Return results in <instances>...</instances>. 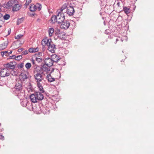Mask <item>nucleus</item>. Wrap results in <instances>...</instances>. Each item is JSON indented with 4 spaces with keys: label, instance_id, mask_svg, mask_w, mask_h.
<instances>
[{
    "label": "nucleus",
    "instance_id": "f257e3e1",
    "mask_svg": "<svg viewBox=\"0 0 154 154\" xmlns=\"http://www.w3.org/2000/svg\"><path fill=\"white\" fill-rule=\"evenodd\" d=\"M22 82L20 80H18L16 83L15 86V95L17 96L20 100L24 98L25 95L24 91L23 89Z\"/></svg>",
    "mask_w": 154,
    "mask_h": 154
},
{
    "label": "nucleus",
    "instance_id": "f03ea898",
    "mask_svg": "<svg viewBox=\"0 0 154 154\" xmlns=\"http://www.w3.org/2000/svg\"><path fill=\"white\" fill-rule=\"evenodd\" d=\"M42 45L44 46L46 45L48 47V50L52 53H54L56 49L55 45L52 42L51 39H43L42 41Z\"/></svg>",
    "mask_w": 154,
    "mask_h": 154
},
{
    "label": "nucleus",
    "instance_id": "7ed1b4c3",
    "mask_svg": "<svg viewBox=\"0 0 154 154\" xmlns=\"http://www.w3.org/2000/svg\"><path fill=\"white\" fill-rule=\"evenodd\" d=\"M61 8V11L66 13L70 16L73 15L75 12V10L71 3H65Z\"/></svg>",
    "mask_w": 154,
    "mask_h": 154
},
{
    "label": "nucleus",
    "instance_id": "20e7f679",
    "mask_svg": "<svg viewBox=\"0 0 154 154\" xmlns=\"http://www.w3.org/2000/svg\"><path fill=\"white\" fill-rule=\"evenodd\" d=\"M63 11H61L60 8V11L58 12L56 15L57 23H62L65 20V15Z\"/></svg>",
    "mask_w": 154,
    "mask_h": 154
},
{
    "label": "nucleus",
    "instance_id": "39448f33",
    "mask_svg": "<svg viewBox=\"0 0 154 154\" xmlns=\"http://www.w3.org/2000/svg\"><path fill=\"white\" fill-rule=\"evenodd\" d=\"M35 71L37 73L34 75V78L37 83L39 82L44 79L42 74L41 73L40 70H38V69H36Z\"/></svg>",
    "mask_w": 154,
    "mask_h": 154
},
{
    "label": "nucleus",
    "instance_id": "423d86ee",
    "mask_svg": "<svg viewBox=\"0 0 154 154\" xmlns=\"http://www.w3.org/2000/svg\"><path fill=\"white\" fill-rule=\"evenodd\" d=\"M50 67L45 64L42 65L41 67L39 66L37 67L36 69H38V70H40L41 73L43 74V71L46 72L47 73L49 72V71H50Z\"/></svg>",
    "mask_w": 154,
    "mask_h": 154
},
{
    "label": "nucleus",
    "instance_id": "0eeeda50",
    "mask_svg": "<svg viewBox=\"0 0 154 154\" xmlns=\"http://www.w3.org/2000/svg\"><path fill=\"white\" fill-rule=\"evenodd\" d=\"M10 70L8 69L4 68L2 69L0 71V75L2 77H4L9 75Z\"/></svg>",
    "mask_w": 154,
    "mask_h": 154
},
{
    "label": "nucleus",
    "instance_id": "6e6552de",
    "mask_svg": "<svg viewBox=\"0 0 154 154\" xmlns=\"http://www.w3.org/2000/svg\"><path fill=\"white\" fill-rule=\"evenodd\" d=\"M18 3V2L17 0H11L8 1L6 4L5 7L6 8L8 9L10 7L12 8L17 4Z\"/></svg>",
    "mask_w": 154,
    "mask_h": 154
},
{
    "label": "nucleus",
    "instance_id": "1a4fd4ad",
    "mask_svg": "<svg viewBox=\"0 0 154 154\" xmlns=\"http://www.w3.org/2000/svg\"><path fill=\"white\" fill-rule=\"evenodd\" d=\"M29 76V74L27 72H24L21 73L20 75V81H24L26 79H27Z\"/></svg>",
    "mask_w": 154,
    "mask_h": 154
},
{
    "label": "nucleus",
    "instance_id": "9d476101",
    "mask_svg": "<svg viewBox=\"0 0 154 154\" xmlns=\"http://www.w3.org/2000/svg\"><path fill=\"white\" fill-rule=\"evenodd\" d=\"M39 107L40 108V111L43 114H48L49 113V108L46 106H43L42 105L41 106H39Z\"/></svg>",
    "mask_w": 154,
    "mask_h": 154
},
{
    "label": "nucleus",
    "instance_id": "9b49d317",
    "mask_svg": "<svg viewBox=\"0 0 154 154\" xmlns=\"http://www.w3.org/2000/svg\"><path fill=\"white\" fill-rule=\"evenodd\" d=\"M62 23L60 25V28L65 29H66L69 28L70 26V23L69 21L65 20L63 21Z\"/></svg>",
    "mask_w": 154,
    "mask_h": 154
},
{
    "label": "nucleus",
    "instance_id": "f8f14e48",
    "mask_svg": "<svg viewBox=\"0 0 154 154\" xmlns=\"http://www.w3.org/2000/svg\"><path fill=\"white\" fill-rule=\"evenodd\" d=\"M56 34L57 37L61 39H63L65 38V33L64 32L57 30Z\"/></svg>",
    "mask_w": 154,
    "mask_h": 154
},
{
    "label": "nucleus",
    "instance_id": "ddd939ff",
    "mask_svg": "<svg viewBox=\"0 0 154 154\" xmlns=\"http://www.w3.org/2000/svg\"><path fill=\"white\" fill-rule=\"evenodd\" d=\"M15 63L14 61L11 62L9 63H7L5 65V68H8V69H14L15 68V66L13 64V63Z\"/></svg>",
    "mask_w": 154,
    "mask_h": 154
},
{
    "label": "nucleus",
    "instance_id": "4468645a",
    "mask_svg": "<svg viewBox=\"0 0 154 154\" xmlns=\"http://www.w3.org/2000/svg\"><path fill=\"white\" fill-rule=\"evenodd\" d=\"M45 64L49 66H51L53 65V62L51 58L48 57L46 58L44 60Z\"/></svg>",
    "mask_w": 154,
    "mask_h": 154
},
{
    "label": "nucleus",
    "instance_id": "2eb2a0df",
    "mask_svg": "<svg viewBox=\"0 0 154 154\" xmlns=\"http://www.w3.org/2000/svg\"><path fill=\"white\" fill-rule=\"evenodd\" d=\"M51 58L52 59L54 63H57L61 60V58L59 56L55 54H52L51 56Z\"/></svg>",
    "mask_w": 154,
    "mask_h": 154
},
{
    "label": "nucleus",
    "instance_id": "dca6fc26",
    "mask_svg": "<svg viewBox=\"0 0 154 154\" xmlns=\"http://www.w3.org/2000/svg\"><path fill=\"white\" fill-rule=\"evenodd\" d=\"M34 93L35 94V95H36V97L37 98V99L38 101L42 100L43 99V95L41 92H36Z\"/></svg>",
    "mask_w": 154,
    "mask_h": 154
},
{
    "label": "nucleus",
    "instance_id": "f3484780",
    "mask_svg": "<svg viewBox=\"0 0 154 154\" xmlns=\"http://www.w3.org/2000/svg\"><path fill=\"white\" fill-rule=\"evenodd\" d=\"M8 40L5 41L3 43L0 45V50L2 51L5 49L8 45Z\"/></svg>",
    "mask_w": 154,
    "mask_h": 154
},
{
    "label": "nucleus",
    "instance_id": "a211bd4d",
    "mask_svg": "<svg viewBox=\"0 0 154 154\" xmlns=\"http://www.w3.org/2000/svg\"><path fill=\"white\" fill-rule=\"evenodd\" d=\"M30 99L31 101L33 103H35L38 101L37 98L35 93L33 94H32L30 96Z\"/></svg>",
    "mask_w": 154,
    "mask_h": 154
},
{
    "label": "nucleus",
    "instance_id": "6ab92c4d",
    "mask_svg": "<svg viewBox=\"0 0 154 154\" xmlns=\"http://www.w3.org/2000/svg\"><path fill=\"white\" fill-rule=\"evenodd\" d=\"M21 8V5L18 3L15 5L12 8V11H19Z\"/></svg>",
    "mask_w": 154,
    "mask_h": 154
},
{
    "label": "nucleus",
    "instance_id": "aec40b11",
    "mask_svg": "<svg viewBox=\"0 0 154 154\" xmlns=\"http://www.w3.org/2000/svg\"><path fill=\"white\" fill-rule=\"evenodd\" d=\"M51 72H50V74L46 76V78L48 79V81L49 82H54L55 80V79L53 78L50 74V73Z\"/></svg>",
    "mask_w": 154,
    "mask_h": 154
},
{
    "label": "nucleus",
    "instance_id": "412c9836",
    "mask_svg": "<svg viewBox=\"0 0 154 154\" xmlns=\"http://www.w3.org/2000/svg\"><path fill=\"white\" fill-rule=\"evenodd\" d=\"M29 9L31 11L34 12L36 10V6L34 4H31L29 7Z\"/></svg>",
    "mask_w": 154,
    "mask_h": 154
},
{
    "label": "nucleus",
    "instance_id": "4be33fe9",
    "mask_svg": "<svg viewBox=\"0 0 154 154\" xmlns=\"http://www.w3.org/2000/svg\"><path fill=\"white\" fill-rule=\"evenodd\" d=\"M28 51L30 53H35L38 51V47L36 48H31L29 49Z\"/></svg>",
    "mask_w": 154,
    "mask_h": 154
},
{
    "label": "nucleus",
    "instance_id": "5701e85b",
    "mask_svg": "<svg viewBox=\"0 0 154 154\" xmlns=\"http://www.w3.org/2000/svg\"><path fill=\"white\" fill-rule=\"evenodd\" d=\"M123 10L125 13L126 14H128L130 12V8L126 7H124Z\"/></svg>",
    "mask_w": 154,
    "mask_h": 154
},
{
    "label": "nucleus",
    "instance_id": "b1692460",
    "mask_svg": "<svg viewBox=\"0 0 154 154\" xmlns=\"http://www.w3.org/2000/svg\"><path fill=\"white\" fill-rule=\"evenodd\" d=\"M37 86L39 89V90L42 93H44V92L43 88V87L41 84H40L39 82L37 83Z\"/></svg>",
    "mask_w": 154,
    "mask_h": 154
},
{
    "label": "nucleus",
    "instance_id": "393cba45",
    "mask_svg": "<svg viewBox=\"0 0 154 154\" xmlns=\"http://www.w3.org/2000/svg\"><path fill=\"white\" fill-rule=\"evenodd\" d=\"M54 30L53 28H49L48 30V32L49 35V36L51 37L53 35V33L54 32Z\"/></svg>",
    "mask_w": 154,
    "mask_h": 154
},
{
    "label": "nucleus",
    "instance_id": "a878e982",
    "mask_svg": "<svg viewBox=\"0 0 154 154\" xmlns=\"http://www.w3.org/2000/svg\"><path fill=\"white\" fill-rule=\"evenodd\" d=\"M51 20L52 23H55V22L57 23L56 16L54 15L52 16L51 17Z\"/></svg>",
    "mask_w": 154,
    "mask_h": 154
},
{
    "label": "nucleus",
    "instance_id": "bb28decb",
    "mask_svg": "<svg viewBox=\"0 0 154 154\" xmlns=\"http://www.w3.org/2000/svg\"><path fill=\"white\" fill-rule=\"evenodd\" d=\"M10 70V74H11L12 75H15L17 74V72H16V69H8Z\"/></svg>",
    "mask_w": 154,
    "mask_h": 154
},
{
    "label": "nucleus",
    "instance_id": "cd10ccee",
    "mask_svg": "<svg viewBox=\"0 0 154 154\" xmlns=\"http://www.w3.org/2000/svg\"><path fill=\"white\" fill-rule=\"evenodd\" d=\"M28 91H32L33 88L31 84L30 83H29L27 87Z\"/></svg>",
    "mask_w": 154,
    "mask_h": 154
},
{
    "label": "nucleus",
    "instance_id": "c85d7f7f",
    "mask_svg": "<svg viewBox=\"0 0 154 154\" xmlns=\"http://www.w3.org/2000/svg\"><path fill=\"white\" fill-rule=\"evenodd\" d=\"M36 7V9L37 8L39 11L41 10L42 8V5L41 4L38 3H37L36 5H35Z\"/></svg>",
    "mask_w": 154,
    "mask_h": 154
},
{
    "label": "nucleus",
    "instance_id": "c756f323",
    "mask_svg": "<svg viewBox=\"0 0 154 154\" xmlns=\"http://www.w3.org/2000/svg\"><path fill=\"white\" fill-rule=\"evenodd\" d=\"M23 21V18H21L18 19L17 20V25H19L21 23H22Z\"/></svg>",
    "mask_w": 154,
    "mask_h": 154
},
{
    "label": "nucleus",
    "instance_id": "7c9ffc66",
    "mask_svg": "<svg viewBox=\"0 0 154 154\" xmlns=\"http://www.w3.org/2000/svg\"><path fill=\"white\" fill-rule=\"evenodd\" d=\"M31 66V64L29 63H27L25 65V67L27 69H29Z\"/></svg>",
    "mask_w": 154,
    "mask_h": 154
},
{
    "label": "nucleus",
    "instance_id": "2f4dec72",
    "mask_svg": "<svg viewBox=\"0 0 154 154\" xmlns=\"http://www.w3.org/2000/svg\"><path fill=\"white\" fill-rule=\"evenodd\" d=\"M23 57L22 55H19L17 56H16L15 60L17 61H19L20 59L22 58Z\"/></svg>",
    "mask_w": 154,
    "mask_h": 154
},
{
    "label": "nucleus",
    "instance_id": "473e14b6",
    "mask_svg": "<svg viewBox=\"0 0 154 154\" xmlns=\"http://www.w3.org/2000/svg\"><path fill=\"white\" fill-rule=\"evenodd\" d=\"M10 17V16L8 14H5L3 17V18L5 20H8Z\"/></svg>",
    "mask_w": 154,
    "mask_h": 154
},
{
    "label": "nucleus",
    "instance_id": "72a5a7b5",
    "mask_svg": "<svg viewBox=\"0 0 154 154\" xmlns=\"http://www.w3.org/2000/svg\"><path fill=\"white\" fill-rule=\"evenodd\" d=\"M31 2V0H26V2L24 5L26 7L28 6L29 4Z\"/></svg>",
    "mask_w": 154,
    "mask_h": 154
},
{
    "label": "nucleus",
    "instance_id": "f704fd0d",
    "mask_svg": "<svg viewBox=\"0 0 154 154\" xmlns=\"http://www.w3.org/2000/svg\"><path fill=\"white\" fill-rule=\"evenodd\" d=\"M7 53H8V51H2L1 52V54L2 56H3L5 54H6V56H7Z\"/></svg>",
    "mask_w": 154,
    "mask_h": 154
},
{
    "label": "nucleus",
    "instance_id": "c9c22d12",
    "mask_svg": "<svg viewBox=\"0 0 154 154\" xmlns=\"http://www.w3.org/2000/svg\"><path fill=\"white\" fill-rule=\"evenodd\" d=\"M23 66V63H21L19 64H18L17 65V67L19 68H22Z\"/></svg>",
    "mask_w": 154,
    "mask_h": 154
},
{
    "label": "nucleus",
    "instance_id": "e433bc0d",
    "mask_svg": "<svg viewBox=\"0 0 154 154\" xmlns=\"http://www.w3.org/2000/svg\"><path fill=\"white\" fill-rule=\"evenodd\" d=\"M23 35H22L21 34L18 35L15 37V38L16 39H19L21 38Z\"/></svg>",
    "mask_w": 154,
    "mask_h": 154
},
{
    "label": "nucleus",
    "instance_id": "4c0bfd02",
    "mask_svg": "<svg viewBox=\"0 0 154 154\" xmlns=\"http://www.w3.org/2000/svg\"><path fill=\"white\" fill-rule=\"evenodd\" d=\"M36 60L38 62V63H39V62H42V59L41 58H37V57H36Z\"/></svg>",
    "mask_w": 154,
    "mask_h": 154
},
{
    "label": "nucleus",
    "instance_id": "58836bf2",
    "mask_svg": "<svg viewBox=\"0 0 154 154\" xmlns=\"http://www.w3.org/2000/svg\"><path fill=\"white\" fill-rule=\"evenodd\" d=\"M28 53V51L27 50L21 53L22 55H26Z\"/></svg>",
    "mask_w": 154,
    "mask_h": 154
},
{
    "label": "nucleus",
    "instance_id": "ea45409f",
    "mask_svg": "<svg viewBox=\"0 0 154 154\" xmlns=\"http://www.w3.org/2000/svg\"><path fill=\"white\" fill-rule=\"evenodd\" d=\"M116 4L118 6V7H120V2L119 1V0H117L116 1Z\"/></svg>",
    "mask_w": 154,
    "mask_h": 154
},
{
    "label": "nucleus",
    "instance_id": "a19ab883",
    "mask_svg": "<svg viewBox=\"0 0 154 154\" xmlns=\"http://www.w3.org/2000/svg\"><path fill=\"white\" fill-rule=\"evenodd\" d=\"M21 104L23 106H26V103H25L23 101H22L21 103Z\"/></svg>",
    "mask_w": 154,
    "mask_h": 154
},
{
    "label": "nucleus",
    "instance_id": "79ce46f5",
    "mask_svg": "<svg viewBox=\"0 0 154 154\" xmlns=\"http://www.w3.org/2000/svg\"><path fill=\"white\" fill-rule=\"evenodd\" d=\"M35 55L38 56H39V57H40V56H42V54L41 52H38V53H37L35 54Z\"/></svg>",
    "mask_w": 154,
    "mask_h": 154
},
{
    "label": "nucleus",
    "instance_id": "37998d69",
    "mask_svg": "<svg viewBox=\"0 0 154 154\" xmlns=\"http://www.w3.org/2000/svg\"><path fill=\"white\" fill-rule=\"evenodd\" d=\"M0 139L2 140H4V137L2 135H0Z\"/></svg>",
    "mask_w": 154,
    "mask_h": 154
},
{
    "label": "nucleus",
    "instance_id": "c03bdc74",
    "mask_svg": "<svg viewBox=\"0 0 154 154\" xmlns=\"http://www.w3.org/2000/svg\"><path fill=\"white\" fill-rule=\"evenodd\" d=\"M15 57H16V56L14 55H12L11 56H10V59H15Z\"/></svg>",
    "mask_w": 154,
    "mask_h": 154
},
{
    "label": "nucleus",
    "instance_id": "a18cd8bd",
    "mask_svg": "<svg viewBox=\"0 0 154 154\" xmlns=\"http://www.w3.org/2000/svg\"><path fill=\"white\" fill-rule=\"evenodd\" d=\"M23 49H24L23 48H20L18 49V51L19 52H22L23 50Z\"/></svg>",
    "mask_w": 154,
    "mask_h": 154
},
{
    "label": "nucleus",
    "instance_id": "49530a36",
    "mask_svg": "<svg viewBox=\"0 0 154 154\" xmlns=\"http://www.w3.org/2000/svg\"><path fill=\"white\" fill-rule=\"evenodd\" d=\"M11 32V29L9 28L8 30V35H9Z\"/></svg>",
    "mask_w": 154,
    "mask_h": 154
},
{
    "label": "nucleus",
    "instance_id": "de8ad7c7",
    "mask_svg": "<svg viewBox=\"0 0 154 154\" xmlns=\"http://www.w3.org/2000/svg\"><path fill=\"white\" fill-rule=\"evenodd\" d=\"M12 51H11L10 52H8L7 54V56H8L9 54H11L12 53Z\"/></svg>",
    "mask_w": 154,
    "mask_h": 154
},
{
    "label": "nucleus",
    "instance_id": "09e8293b",
    "mask_svg": "<svg viewBox=\"0 0 154 154\" xmlns=\"http://www.w3.org/2000/svg\"><path fill=\"white\" fill-rule=\"evenodd\" d=\"M32 63L33 64H35V61L33 60V59H32Z\"/></svg>",
    "mask_w": 154,
    "mask_h": 154
},
{
    "label": "nucleus",
    "instance_id": "8fccbe9b",
    "mask_svg": "<svg viewBox=\"0 0 154 154\" xmlns=\"http://www.w3.org/2000/svg\"><path fill=\"white\" fill-rule=\"evenodd\" d=\"M40 19H39V18H38L37 19V22H40Z\"/></svg>",
    "mask_w": 154,
    "mask_h": 154
},
{
    "label": "nucleus",
    "instance_id": "3c124183",
    "mask_svg": "<svg viewBox=\"0 0 154 154\" xmlns=\"http://www.w3.org/2000/svg\"><path fill=\"white\" fill-rule=\"evenodd\" d=\"M119 41V39L118 38H116V42H115V44H116V42H117V41Z\"/></svg>",
    "mask_w": 154,
    "mask_h": 154
},
{
    "label": "nucleus",
    "instance_id": "603ef678",
    "mask_svg": "<svg viewBox=\"0 0 154 154\" xmlns=\"http://www.w3.org/2000/svg\"><path fill=\"white\" fill-rule=\"evenodd\" d=\"M1 7H2L1 5V4L0 3V12H1Z\"/></svg>",
    "mask_w": 154,
    "mask_h": 154
},
{
    "label": "nucleus",
    "instance_id": "864d4df0",
    "mask_svg": "<svg viewBox=\"0 0 154 154\" xmlns=\"http://www.w3.org/2000/svg\"><path fill=\"white\" fill-rule=\"evenodd\" d=\"M121 41H122H122H123V40H122V39H121Z\"/></svg>",
    "mask_w": 154,
    "mask_h": 154
},
{
    "label": "nucleus",
    "instance_id": "5fc2aeb1",
    "mask_svg": "<svg viewBox=\"0 0 154 154\" xmlns=\"http://www.w3.org/2000/svg\"><path fill=\"white\" fill-rule=\"evenodd\" d=\"M32 15L34 16V14H32Z\"/></svg>",
    "mask_w": 154,
    "mask_h": 154
},
{
    "label": "nucleus",
    "instance_id": "6e6d98bb",
    "mask_svg": "<svg viewBox=\"0 0 154 154\" xmlns=\"http://www.w3.org/2000/svg\"><path fill=\"white\" fill-rule=\"evenodd\" d=\"M2 26H1H1H0V28Z\"/></svg>",
    "mask_w": 154,
    "mask_h": 154
},
{
    "label": "nucleus",
    "instance_id": "4d7b16f0",
    "mask_svg": "<svg viewBox=\"0 0 154 154\" xmlns=\"http://www.w3.org/2000/svg\"><path fill=\"white\" fill-rule=\"evenodd\" d=\"M58 64L59 65H61V64L60 63H58Z\"/></svg>",
    "mask_w": 154,
    "mask_h": 154
}]
</instances>
